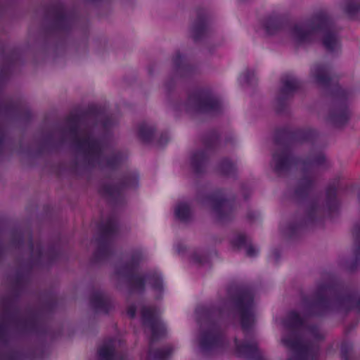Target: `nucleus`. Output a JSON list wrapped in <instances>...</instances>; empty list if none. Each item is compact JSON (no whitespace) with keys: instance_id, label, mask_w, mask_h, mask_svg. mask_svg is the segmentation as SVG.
Segmentation results:
<instances>
[{"instance_id":"nucleus-18","label":"nucleus","mask_w":360,"mask_h":360,"mask_svg":"<svg viewBox=\"0 0 360 360\" xmlns=\"http://www.w3.org/2000/svg\"><path fill=\"white\" fill-rule=\"evenodd\" d=\"M266 30L269 34H273L274 30L277 28L278 25L277 23L274 21L268 22L266 25Z\"/></svg>"},{"instance_id":"nucleus-4","label":"nucleus","mask_w":360,"mask_h":360,"mask_svg":"<svg viewBox=\"0 0 360 360\" xmlns=\"http://www.w3.org/2000/svg\"><path fill=\"white\" fill-rule=\"evenodd\" d=\"M253 322L252 301L249 296H245L241 302V324L243 328H248Z\"/></svg>"},{"instance_id":"nucleus-13","label":"nucleus","mask_w":360,"mask_h":360,"mask_svg":"<svg viewBox=\"0 0 360 360\" xmlns=\"http://www.w3.org/2000/svg\"><path fill=\"white\" fill-rule=\"evenodd\" d=\"M288 322L287 325L295 327L302 323V319L298 314L292 312L288 316Z\"/></svg>"},{"instance_id":"nucleus-3","label":"nucleus","mask_w":360,"mask_h":360,"mask_svg":"<svg viewBox=\"0 0 360 360\" xmlns=\"http://www.w3.org/2000/svg\"><path fill=\"white\" fill-rule=\"evenodd\" d=\"M143 322L146 328L153 334L154 338L157 336V330L162 328V326L157 319L155 312L151 308H143L142 311Z\"/></svg>"},{"instance_id":"nucleus-24","label":"nucleus","mask_w":360,"mask_h":360,"mask_svg":"<svg viewBox=\"0 0 360 360\" xmlns=\"http://www.w3.org/2000/svg\"><path fill=\"white\" fill-rule=\"evenodd\" d=\"M237 240H238V242H236V243L237 245H240L243 242H244V238L243 236H239Z\"/></svg>"},{"instance_id":"nucleus-15","label":"nucleus","mask_w":360,"mask_h":360,"mask_svg":"<svg viewBox=\"0 0 360 360\" xmlns=\"http://www.w3.org/2000/svg\"><path fill=\"white\" fill-rule=\"evenodd\" d=\"M82 147L86 148L89 153H94L98 148V144L94 141L88 140L82 143Z\"/></svg>"},{"instance_id":"nucleus-29","label":"nucleus","mask_w":360,"mask_h":360,"mask_svg":"<svg viewBox=\"0 0 360 360\" xmlns=\"http://www.w3.org/2000/svg\"><path fill=\"white\" fill-rule=\"evenodd\" d=\"M160 287H161V283H160V282H158L157 288H160Z\"/></svg>"},{"instance_id":"nucleus-7","label":"nucleus","mask_w":360,"mask_h":360,"mask_svg":"<svg viewBox=\"0 0 360 360\" xmlns=\"http://www.w3.org/2000/svg\"><path fill=\"white\" fill-rule=\"evenodd\" d=\"M274 167L276 171H281L286 167L289 162L288 155L285 153L274 155Z\"/></svg>"},{"instance_id":"nucleus-2","label":"nucleus","mask_w":360,"mask_h":360,"mask_svg":"<svg viewBox=\"0 0 360 360\" xmlns=\"http://www.w3.org/2000/svg\"><path fill=\"white\" fill-rule=\"evenodd\" d=\"M325 26V20L321 17H316L304 23L295 25L290 30V37L296 42H304L310 40L311 37L322 31Z\"/></svg>"},{"instance_id":"nucleus-14","label":"nucleus","mask_w":360,"mask_h":360,"mask_svg":"<svg viewBox=\"0 0 360 360\" xmlns=\"http://www.w3.org/2000/svg\"><path fill=\"white\" fill-rule=\"evenodd\" d=\"M113 353L111 347H103L99 351V355L103 360H108L110 359Z\"/></svg>"},{"instance_id":"nucleus-16","label":"nucleus","mask_w":360,"mask_h":360,"mask_svg":"<svg viewBox=\"0 0 360 360\" xmlns=\"http://www.w3.org/2000/svg\"><path fill=\"white\" fill-rule=\"evenodd\" d=\"M236 349L238 352L240 354H247L249 350H253L255 349V345H238L237 342H236Z\"/></svg>"},{"instance_id":"nucleus-22","label":"nucleus","mask_w":360,"mask_h":360,"mask_svg":"<svg viewBox=\"0 0 360 360\" xmlns=\"http://www.w3.org/2000/svg\"><path fill=\"white\" fill-rule=\"evenodd\" d=\"M143 285V281L141 278H136V281H135V284H134V287L136 288H138V289H141V287Z\"/></svg>"},{"instance_id":"nucleus-26","label":"nucleus","mask_w":360,"mask_h":360,"mask_svg":"<svg viewBox=\"0 0 360 360\" xmlns=\"http://www.w3.org/2000/svg\"><path fill=\"white\" fill-rule=\"evenodd\" d=\"M360 8V6L358 5L356 8L352 9V8H348L347 11L349 13H353L355 10H357Z\"/></svg>"},{"instance_id":"nucleus-20","label":"nucleus","mask_w":360,"mask_h":360,"mask_svg":"<svg viewBox=\"0 0 360 360\" xmlns=\"http://www.w3.org/2000/svg\"><path fill=\"white\" fill-rule=\"evenodd\" d=\"M348 117L347 115H344L342 117V116H337L334 118V122L336 124H340L343 122H345L347 120Z\"/></svg>"},{"instance_id":"nucleus-21","label":"nucleus","mask_w":360,"mask_h":360,"mask_svg":"<svg viewBox=\"0 0 360 360\" xmlns=\"http://www.w3.org/2000/svg\"><path fill=\"white\" fill-rule=\"evenodd\" d=\"M202 157V155L201 153H198V154H195L193 157H192V163L193 165H195L197 164L198 160L200 158H201Z\"/></svg>"},{"instance_id":"nucleus-30","label":"nucleus","mask_w":360,"mask_h":360,"mask_svg":"<svg viewBox=\"0 0 360 360\" xmlns=\"http://www.w3.org/2000/svg\"><path fill=\"white\" fill-rule=\"evenodd\" d=\"M227 165H228L229 167H232V165H231L230 162H227Z\"/></svg>"},{"instance_id":"nucleus-8","label":"nucleus","mask_w":360,"mask_h":360,"mask_svg":"<svg viewBox=\"0 0 360 360\" xmlns=\"http://www.w3.org/2000/svg\"><path fill=\"white\" fill-rule=\"evenodd\" d=\"M297 87L296 79L291 76H286L283 79L282 91L283 94H289Z\"/></svg>"},{"instance_id":"nucleus-6","label":"nucleus","mask_w":360,"mask_h":360,"mask_svg":"<svg viewBox=\"0 0 360 360\" xmlns=\"http://www.w3.org/2000/svg\"><path fill=\"white\" fill-rule=\"evenodd\" d=\"M175 214L179 219L186 221L191 215V210L187 203L181 202L176 205L175 208Z\"/></svg>"},{"instance_id":"nucleus-10","label":"nucleus","mask_w":360,"mask_h":360,"mask_svg":"<svg viewBox=\"0 0 360 360\" xmlns=\"http://www.w3.org/2000/svg\"><path fill=\"white\" fill-rule=\"evenodd\" d=\"M217 339L216 337L207 335L201 339V346L205 349L212 347L217 344Z\"/></svg>"},{"instance_id":"nucleus-17","label":"nucleus","mask_w":360,"mask_h":360,"mask_svg":"<svg viewBox=\"0 0 360 360\" xmlns=\"http://www.w3.org/2000/svg\"><path fill=\"white\" fill-rule=\"evenodd\" d=\"M105 304V300L101 295L95 297L92 300V305L96 309H99Z\"/></svg>"},{"instance_id":"nucleus-31","label":"nucleus","mask_w":360,"mask_h":360,"mask_svg":"<svg viewBox=\"0 0 360 360\" xmlns=\"http://www.w3.org/2000/svg\"><path fill=\"white\" fill-rule=\"evenodd\" d=\"M244 80H245L246 82H248V79H247L246 77H244Z\"/></svg>"},{"instance_id":"nucleus-12","label":"nucleus","mask_w":360,"mask_h":360,"mask_svg":"<svg viewBox=\"0 0 360 360\" xmlns=\"http://www.w3.org/2000/svg\"><path fill=\"white\" fill-rule=\"evenodd\" d=\"M196 107L199 110H209L213 108V103L210 101L198 99L196 101Z\"/></svg>"},{"instance_id":"nucleus-9","label":"nucleus","mask_w":360,"mask_h":360,"mask_svg":"<svg viewBox=\"0 0 360 360\" xmlns=\"http://www.w3.org/2000/svg\"><path fill=\"white\" fill-rule=\"evenodd\" d=\"M323 43L324 46L328 50H334L338 46V40L336 37L329 32L324 34Z\"/></svg>"},{"instance_id":"nucleus-23","label":"nucleus","mask_w":360,"mask_h":360,"mask_svg":"<svg viewBox=\"0 0 360 360\" xmlns=\"http://www.w3.org/2000/svg\"><path fill=\"white\" fill-rule=\"evenodd\" d=\"M128 314L131 316V317H134V315H135V309L134 307H130L128 310Z\"/></svg>"},{"instance_id":"nucleus-27","label":"nucleus","mask_w":360,"mask_h":360,"mask_svg":"<svg viewBox=\"0 0 360 360\" xmlns=\"http://www.w3.org/2000/svg\"><path fill=\"white\" fill-rule=\"evenodd\" d=\"M140 134L141 136L144 137L145 136V134L143 132V131L142 129L140 130Z\"/></svg>"},{"instance_id":"nucleus-25","label":"nucleus","mask_w":360,"mask_h":360,"mask_svg":"<svg viewBox=\"0 0 360 360\" xmlns=\"http://www.w3.org/2000/svg\"><path fill=\"white\" fill-rule=\"evenodd\" d=\"M355 231L356 237L360 240V227H357Z\"/></svg>"},{"instance_id":"nucleus-5","label":"nucleus","mask_w":360,"mask_h":360,"mask_svg":"<svg viewBox=\"0 0 360 360\" xmlns=\"http://www.w3.org/2000/svg\"><path fill=\"white\" fill-rule=\"evenodd\" d=\"M311 75L314 82L319 85H324L328 81V75L326 68L322 65H316L311 70Z\"/></svg>"},{"instance_id":"nucleus-28","label":"nucleus","mask_w":360,"mask_h":360,"mask_svg":"<svg viewBox=\"0 0 360 360\" xmlns=\"http://www.w3.org/2000/svg\"><path fill=\"white\" fill-rule=\"evenodd\" d=\"M222 169L224 170V172H226L225 165H222Z\"/></svg>"},{"instance_id":"nucleus-11","label":"nucleus","mask_w":360,"mask_h":360,"mask_svg":"<svg viewBox=\"0 0 360 360\" xmlns=\"http://www.w3.org/2000/svg\"><path fill=\"white\" fill-rule=\"evenodd\" d=\"M212 207L219 219H221V211L226 209V205L224 202L212 200Z\"/></svg>"},{"instance_id":"nucleus-19","label":"nucleus","mask_w":360,"mask_h":360,"mask_svg":"<svg viewBox=\"0 0 360 360\" xmlns=\"http://www.w3.org/2000/svg\"><path fill=\"white\" fill-rule=\"evenodd\" d=\"M257 252H258V250L252 246H248L246 248L247 255L250 257H253V256L256 255Z\"/></svg>"},{"instance_id":"nucleus-1","label":"nucleus","mask_w":360,"mask_h":360,"mask_svg":"<svg viewBox=\"0 0 360 360\" xmlns=\"http://www.w3.org/2000/svg\"><path fill=\"white\" fill-rule=\"evenodd\" d=\"M321 337L319 336V339ZM308 340L304 342L297 334L292 333L289 338H283V345L292 351L289 360H315L318 355L319 348L316 345L311 343L309 340L318 339L317 332L309 330L307 333Z\"/></svg>"}]
</instances>
